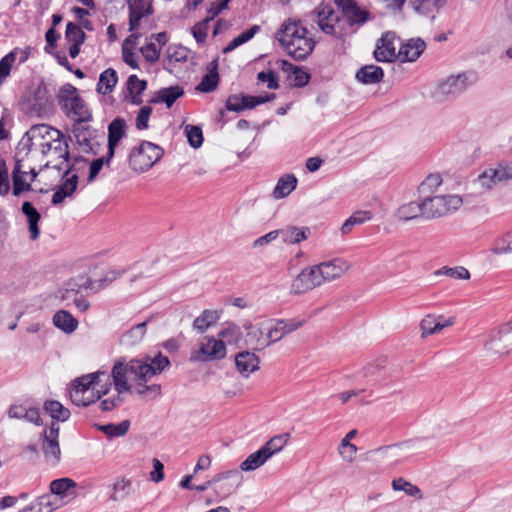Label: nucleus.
I'll return each instance as SVG.
<instances>
[{
    "instance_id": "obj_15",
    "label": "nucleus",
    "mask_w": 512,
    "mask_h": 512,
    "mask_svg": "<svg viewBox=\"0 0 512 512\" xmlns=\"http://www.w3.org/2000/svg\"><path fill=\"white\" fill-rule=\"evenodd\" d=\"M243 328L246 333L243 336V345L247 348H250L251 352L262 351L269 347L267 337H264L265 334V326L261 325H253L251 322H245L243 324Z\"/></svg>"
},
{
    "instance_id": "obj_21",
    "label": "nucleus",
    "mask_w": 512,
    "mask_h": 512,
    "mask_svg": "<svg viewBox=\"0 0 512 512\" xmlns=\"http://www.w3.org/2000/svg\"><path fill=\"white\" fill-rule=\"evenodd\" d=\"M455 323V317L451 316L445 319L444 316L426 315L420 322L421 336L437 334L444 328L452 326Z\"/></svg>"
},
{
    "instance_id": "obj_27",
    "label": "nucleus",
    "mask_w": 512,
    "mask_h": 512,
    "mask_svg": "<svg viewBox=\"0 0 512 512\" xmlns=\"http://www.w3.org/2000/svg\"><path fill=\"white\" fill-rule=\"evenodd\" d=\"M50 491L63 500L64 498L73 499L76 497V483L69 478H60L50 483Z\"/></svg>"
},
{
    "instance_id": "obj_39",
    "label": "nucleus",
    "mask_w": 512,
    "mask_h": 512,
    "mask_svg": "<svg viewBox=\"0 0 512 512\" xmlns=\"http://www.w3.org/2000/svg\"><path fill=\"white\" fill-rule=\"evenodd\" d=\"M78 176L73 174L67 178L60 188L52 196V204L57 205L64 201L66 197H70L77 189Z\"/></svg>"
},
{
    "instance_id": "obj_22",
    "label": "nucleus",
    "mask_w": 512,
    "mask_h": 512,
    "mask_svg": "<svg viewBox=\"0 0 512 512\" xmlns=\"http://www.w3.org/2000/svg\"><path fill=\"white\" fill-rule=\"evenodd\" d=\"M319 265L323 271L324 283L339 279L350 269V264L342 258L321 262Z\"/></svg>"
},
{
    "instance_id": "obj_1",
    "label": "nucleus",
    "mask_w": 512,
    "mask_h": 512,
    "mask_svg": "<svg viewBox=\"0 0 512 512\" xmlns=\"http://www.w3.org/2000/svg\"><path fill=\"white\" fill-rule=\"evenodd\" d=\"M18 150L28 154L31 151H38L42 156H53L44 167H52L59 171L65 169L64 176L75 169L78 163H86L82 157L76 158L70 165L69 146L63 134L56 128L47 124H36L23 135L18 143Z\"/></svg>"
},
{
    "instance_id": "obj_2",
    "label": "nucleus",
    "mask_w": 512,
    "mask_h": 512,
    "mask_svg": "<svg viewBox=\"0 0 512 512\" xmlns=\"http://www.w3.org/2000/svg\"><path fill=\"white\" fill-rule=\"evenodd\" d=\"M170 365L167 356L159 353L155 357H146L144 360L133 359L128 364L118 362L114 365L110 377L118 394L130 391L128 380L135 381L134 392L139 396L156 398L161 395L159 384L146 385L153 376L160 374Z\"/></svg>"
},
{
    "instance_id": "obj_49",
    "label": "nucleus",
    "mask_w": 512,
    "mask_h": 512,
    "mask_svg": "<svg viewBox=\"0 0 512 512\" xmlns=\"http://www.w3.org/2000/svg\"><path fill=\"white\" fill-rule=\"evenodd\" d=\"M289 434H280L272 437L261 448L267 454L269 459L276 453L280 452L287 444Z\"/></svg>"
},
{
    "instance_id": "obj_54",
    "label": "nucleus",
    "mask_w": 512,
    "mask_h": 512,
    "mask_svg": "<svg viewBox=\"0 0 512 512\" xmlns=\"http://www.w3.org/2000/svg\"><path fill=\"white\" fill-rule=\"evenodd\" d=\"M133 38L134 39L137 38V35H135V34L130 35L125 40V42L123 43V46H122V57H123V61L127 65H129L131 68L139 69V63H138L137 55L131 49H129L127 47L128 43H130Z\"/></svg>"
},
{
    "instance_id": "obj_5",
    "label": "nucleus",
    "mask_w": 512,
    "mask_h": 512,
    "mask_svg": "<svg viewBox=\"0 0 512 512\" xmlns=\"http://www.w3.org/2000/svg\"><path fill=\"white\" fill-rule=\"evenodd\" d=\"M22 110L30 117L45 118L53 113L54 105L48 87L41 82L31 95L21 102Z\"/></svg>"
},
{
    "instance_id": "obj_44",
    "label": "nucleus",
    "mask_w": 512,
    "mask_h": 512,
    "mask_svg": "<svg viewBox=\"0 0 512 512\" xmlns=\"http://www.w3.org/2000/svg\"><path fill=\"white\" fill-rule=\"evenodd\" d=\"M408 446L391 445L383 448H379L376 452L384 459L398 462L407 456Z\"/></svg>"
},
{
    "instance_id": "obj_59",
    "label": "nucleus",
    "mask_w": 512,
    "mask_h": 512,
    "mask_svg": "<svg viewBox=\"0 0 512 512\" xmlns=\"http://www.w3.org/2000/svg\"><path fill=\"white\" fill-rule=\"evenodd\" d=\"M283 65H289V67L291 68L295 86L303 87L308 84L310 80V75L307 72H305L304 70L297 66H293L287 61H284Z\"/></svg>"
},
{
    "instance_id": "obj_11",
    "label": "nucleus",
    "mask_w": 512,
    "mask_h": 512,
    "mask_svg": "<svg viewBox=\"0 0 512 512\" xmlns=\"http://www.w3.org/2000/svg\"><path fill=\"white\" fill-rule=\"evenodd\" d=\"M323 271L320 265H313L303 269L291 284L292 294L299 295L324 284Z\"/></svg>"
},
{
    "instance_id": "obj_6",
    "label": "nucleus",
    "mask_w": 512,
    "mask_h": 512,
    "mask_svg": "<svg viewBox=\"0 0 512 512\" xmlns=\"http://www.w3.org/2000/svg\"><path fill=\"white\" fill-rule=\"evenodd\" d=\"M310 20L325 34L342 38L345 29L340 24L341 17L333 7L326 3L319 4L309 15Z\"/></svg>"
},
{
    "instance_id": "obj_13",
    "label": "nucleus",
    "mask_w": 512,
    "mask_h": 512,
    "mask_svg": "<svg viewBox=\"0 0 512 512\" xmlns=\"http://www.w3.org/2000/svg\"><path fill=\"white\" fill-rule=\"evenodd\" d=\"M226 356V347L222 340L215 338H206L199 344L198 349H194L190 355L192 362H206L210 360L223 359Z\"/></svg>"
},
{
    "instance_id": "obj_26",
    "label": "nucleus",
    "mask_w": 512,
    "mask_h": 512,
    "mask_svg": "<svg viewBox=\"0 0 512 512\" xmlns=\"http://www.w3.org/2000/svg\"><path fill=\"white\" fill-rule=\"evenodd\" d=\"M8 416L13 419H24L35 425L41 424L40 411L35 407L14 404L8 410Z\"/></svg>"
},
{
    "instance_id": "obj_53",
    "label": "nucleus",
    "mask_w": 512,
    "mask_h": 512,
    "mask_svg": "<svg viewBox=\"0 0 512 512\" xmlns=\"http://www.w3.org/2000/svg\"><path fill=\"white\" fill-rule=\"evenodd\" d=\"M412 6L417 14L430 18L431 20L435 19L437 12L432 6V0H414Z\"/></svg>"
},
{
    "instance_id": "obj_17",
    "label": "nucleus",
    "mask_w": 512,
    "mask_h": 512,
    "mask_svg": "<svg viewBox=\"0 0 512 512\" xmlns=\"http://www.w3.org/2000/svg\"><path fill=\"white\" fill-rule=\"evenodd\" d=\"M396 35L394 32H386L377 42L374 57L379 62H393L398 59L395 46Z\"/></svg>"
},
{
    "instance_id": "obj_47",
    "label": "nucleus",
    "mask_w": 512,
    "mask_h": 512,
    "mask_svg": "<svg viewBox=\"0 0 512 512\" xmlns=\"http://www.w3.org/2000/svg\"><path fill=\"white\" fill-rule=\"evenodd\" d=\"M132 490V483L130 480L125 478L117 479L112 486V494L110 499L115 502H119L128 497Z\"/></svg>"
},
{
    "instance_id": "obj_8",
    "label": "nucleus",
    "mask_w": 512,
    "mask_h": 512,
    "mask_svg": "<svg viewBox=\"0 0 512 512\" xmlns=\"http://www.w3.org/2000/svg\"><path fill=\"white\" fill-rule=\"evenodd\" d=\"M462 205L458 195L427 196L422 200L424 218L435 219L456 211Z\"/></svg>"
},
{
    "instance_id": "obj_45",
    "label": "nucleus",
    "mask_w": 512,
    "mask_h": 512,
    "mask_svg": "<svg viewBox=\"0 0 512 512\" xmlns=\"http://www.w3.org/2000/svg\"><path fill=\"white\" fill-rule=\"evenodd\" d=\"M45 411L51 416L52 419L65 422L70 417V411L64 407L60 402L50 400L44 404Z\"/></svg>"
},
{
    "instance_id": "obj_28",
    "label": "nucleus",
    "mask_w": 512,
    "mask_h": 512,
    "mask_svg": "<svg viewBox=\"0 0 512 512\" xmlns=\"http://www.w3.org/2000/svg\"><path fill=\"white\" fill-rule=\"evenodd\" d=\"M21 210L27 218L30 239L36 240L40 235L38 223L41 219V215L38 212V210L32 205V203L28 201H25L22 204Z\"/></svg>"
},
{
    "instance_id": "obj_37",
    "label": "nucleus",
    "mask_w": 512,
    "mask_h": 512,
    "mask_svg": "<svg viewBox=\"0 0 512 512\" xmlns=\"http://www.w3.org/2000/svg\"><path fill=\"white\" fill-rule=\"evenodd\" d=\"M65 114L67 117L74 119L78 124L92 120V113L82 97L76 100L74 105Z\"/></svg>"
},
{
    "instance_id": "obj_40",
    "label": "nucleus",
    "mask_w": 512,
    "mask_h": 512,
    "mask_svg": "<svg viewBox=\"0 0 512 512\" xmlns=\"http://www.w3.org/2000/svg\"><path fill=\"white\" fill-rule=\"evenodd\" d=\"M268 460H269V457L264 452V450L262 448H260L256 452L250 454L240 464V470L243 472L254 471V470L260 468L261 466H263Z\"/></svg>"
},
{
    "instance_id": "obj_42",
    "label": "nucleus",
    "mask_w": 512,
    "mask_h": 512,
    "mask_svg": "<svg viewBox=\"0 0 512 512\" xmlns=\"http://www.w3.org/2000/svg\"><path fill=\"white\" fill-rule=\"evenodd\" d=\"M218 61L217 59L211 62V70L208 74H206L199 85L197 86V90L201 92H211L216 89L219 82V75L217 73Z\"/></svg>"
},
{
    "instance_id": "obj_46",
    "label": "nucleus",
    "mask_w": 512,
    "mask_h": 512,
    "mask_svg": "<svg viewBox=\"0 0 512 512\" xmlns=\"http://www.w3.org/2000/svg\"><path fill=\"white\" fill-rule=\"evenodd\" d=\"M71 401L77 406H89L99 399V394L95 390H71Z\"/></svg>"
},
{
    "instance_id": "obj_7",
    "label": "nucleus",
    "mask_w": 512,
    "mask_h": 512,
    "mask_svg": "<svg viewBox=\"0 0 512 512\" xmlns=\"http://www.w3.org/2000/svg\"><path fill=\"white\" fill-rule=\"evenodd\" d=\"M164 150L149 141H142L129 154V165L131 169L142 173L153 167L163 156Z\"/></svg>"
},
{
    "instance_id": "obj_32",
    "label": "nucleus",
    "mask_w": 512,
    "mask_h": 512,
    "mask_svg": "<svg viewBox=\"0 0 512 512\" xmlns=\"http://www.w3.org/2000/svg\"><path fill=\"white\" fill-rule=\"evenodd\" d=\"M383 77V69L376 65H365L356 73V79L366 85L379 83Z\"/></svg>"
},
{
    "instance_id": "obj_23",
    "label": "nucleus",
    "mask_w": 512,
    "mask_h": 512,
    "mask_svg": "<svg viewBox=\"0 0 512 512\" xmlns=\"http://www.w3.org/2000/svg\"><path fill=\"white\" fill-rule=\"evenodd\" d=\"M259 363V357L249 350L241 351L235 355L236 369L246 378L249 377L251 373L259 370Z\"/></svg>"
},
{
    "instance_id": "obj_63",
    "label": "nucleus",
    "mask_w": 512,
    "mask_h": 512,
    "mask_svg": "<svg viewBox=\"0 0 512 512\" xmlns=\"http://www.w3.org/2000/svg\"><path fill=\"white\" fill-rule=\"evenodd\" d=\"M502 246H494L491 251L495 255L512 253V231L505 233L501 239Z\"/></svg>"
},
{
    "instance_id": "obj_10",
    "label": "nucleus",
    "mask_w": 512,
    "mask_h": 512,
    "mask_svg": "<svg viewBox=\"0 0 512 512\" xmlns=\"http://www.w3.org/2000/svg\"><path fill=\"white\" fill-rule=\"evenodd\" d=\"M243 476L237 469L220 472L212 477L213 490L218 500L232 495L240 487Z\"/></svg>"
},
{
    "instance_id": "obj_51",
    "label": "nucleus",
    "mask_w": 512,
    "mask_h": 512,
    "mask_svg": "<svg viewBox=\"0 0 512 512\" xmlns=\"http://www.w3.org/2000/svg\"><path fill=\"white\" fill-rule=\"evenodd\" d=\"M392 487L396 491H404L407 495L421 499L422 493L421 490L413 485L412 483L404 480L403 478H398L393 480Z\"/></svg>"
},
{
    "instance_id": "obj_31",
    "label": "nucleus",
    "mask_w": 512,
    "mask_h": 512,
    "mask_svg": "<svg viewBox=\"0 0 512 512\" xmlns=\"http://www.w3.org/2000/svg\"><path fill=\"white\" fill-rule=\"evenodd\" d=\"M80 94L76 87L72 84L63 85L58 92L57 99L58 104L61 107L62 111L65 113L69 110L70 107L74 105L76 100L80 98Z\"/></svg>"
},
{
    "instance_id": "obj_60",
    "label": "nucleus",
    "mask_w": 512,
    "mask_h": 512,
    "mask_svg": "<svg viewBox=\"0 0 512 512\" xmlns=\"http://www.w3.org/2000/svg\"><path fill=\"white\" fill-rule=\"evenodd\" d=\"M147 88V82L139 79L136 75H130L127 80L129 94H142Z\"/></svg>"
},
{
    "instance_id": "obj_62",
    "label": "nucleus",
    "mask_w": 512,
    "mask_h": 512,
    "mask_svg": "<svg viewBox=\"0 0 512 512\" xmlns=\"http://www.w3.org/2000/svg\"><path fill=\"white\" fill-rule=\"evenodd\" d=\"M219 336L225 339L228 343H238L242 336V332L240 330V327L236 325H230L226 329L222 330L219 333Z\"/></svg>"
},
{
    "instance_id": "obj_18",
    "label": "nucleus",
    "mask_w": 512,
    "mask_h": 512,
    "mask_svg": "<svg viewBox=\"0 0 512 512\" xmlns=\"http://www.w3.org/2000/svg\"><path fill=\"white\" fill-rule=\"evenodd\" d=\"M335 4L341 9L350 26L362 25L369 18V13L359 7L354 0H335Z\"/></svg>"
},
{
    "instance_id": "obj_35",
    "label": "nucleus",
    "mask_w": 512,
    "mask_h": 512,
    "mask_svg": "<svg viewBox=\"0 0 512 512\" xmlns=\"http://www.w3.org/2000/svg\"><path fill=\"white\" fill-rule=\"evenodd\" d=\"M53 324L67 334L73 333L78 327V321L66 310H59L53 316Z\"/></svg>"
},
{
    "instance_id": "obj_50",
    "label": "nucleus",
    "mask_w": 512,
    "mask_h": 512,
    "mask_svg": "<svg viewBox=\"0 0 512 512\" xmlns=\"http://www.w3.org/2000/svg\"><path fill=\"white\" fill-rule=\"evenodd\" d=\"M265 331L269 346L279 342L281 339L287 336L279 319L271 320L270 325L265 327Z\"/></svg>"
},
{
    "instance_id": "obj_20",
    "label": "nucleus",
    "mask_w": 512,
    "mask_h": 512,
    "mask_svg": "<svg viewBox=\"0 0 512 512\" xmlns=\"http://www.w3.org/2000/svg\"><path fill=\"white\" fill-rule=\"evenodd\" d=\"M126 122L122 118L114 119L108 126V151L106 163L109 164L115 154V149L122 138L126 136Z\"/></svg>"
},
{
    "instance_id": "obj_24",
    "label": "nucleus",
    "mask_w": 512,
    "mask_h": 512,
    "mask_svg": "<svg viewBox=\"0 0 512 512\" xmlns=\"http://www.w3.org/2000/svg\"><path fill=\"white\" fill-rule=\"evenodd\" d=\"M425 47L426 44L421 38L410 39L399 48L398 59L402 62L416 61L423 53Z\"/></svg>"
},
{
    "instance_id": "obj_14",
    "label": "nucleus",
    "mask_w": 512,
    "mask_h": 512,
    "mask_svg": "<svg viewBox=\"0 0 512 512\" xmlns=\"http://www.w3.org/2000/svg\"><path fill=\"white\" fill-rule=\"evenodd\" d=\"M59 426L52 423L42 435V451L48 461L57 464L60 461L61 450L59 446Z\"/></svg>"
},
{
    "instance_id": "obj_43",
    "label": "nucleus",
    "mask_w": 512,
    "mask_h": 512,
    "mask_svg": "<svg viewBox=\"0 0 512 512\" xmlns=\"http://www.w3.org/2000/svg\"><path fill=\"white\" fill-rule=\"evenodd\" d=\"M148 321H144L132 327L121 337V342L125 345L133 346L138 344L144 338L147 331Z\"/></svg>"
},
{
    "instance_id": "obj_4",
    "label": "nucleus",
    "mask_w": 512,
    "mask_h": 512,
    "mask_svg": "<svg viewBox=\"0 0 512 512\" xmlns=\"http://www.w3.org/2000/svg\"><path fill=\"white\" fill-rule=\"evenodd\" d=\"M277 39L287 53L297 61L306 59L315 46L314 40L308 36V31L301 22L291 19L281 25Z\"/></svg>"
},
{
    "instance_id": "obj_16",
    "label": "nucleus",
    "mask_w": 512,
    "mask_h": 512,
    "mask_svg": "<svg viewBox=\"0 0 512 512\" xmlns=\"http://www.w3.org/2000/svg\"><path fill=\"white\" fill-rule=\"evenodd\" d=\"M273 99H275L274 93L264 96L231 95L226 101V108L229 111L240 112L244 109H252Z\"/></svg>"
},
{
    "instance_id": "obj_34",
    "label": "nucleus",
    "mask_w": 512,
    "mask_h": 512,
    "mask_svg": "<svg viewBox=\"0 0 512 512\" xmlns=\"http://www.w3.org/2000/svg\"><path fill=\"white\" fill-rule=\"evenodd\" d=\"M395 217L401 221H409L417 217H424L421 202H409L401 205L395 212Z\"/></svg>"
},
{
    "instance_id": "obj_29",
    "label": "nucleus",
    "mask_w": 512,
    "mask_h": 512,
    "mask_svg": "<svg viewBox=\"0 0 512 512\" xmlns=\"http://www.w3.org/2000/svg\"><path fill=\"white\" fill-rule=\"evenodd\" d=\"M102 377L107 381L109 379V373L105 371H98L83 375L75 380L72 390H95L97 386H100Z\"/></svg>"
},
{
    "instance_id": "obj_9",
    "label": "nucleus",
    "mask_w": 512,
    "mask_h": 512,
    "mask_svg": "<svg viewBox=\"0 0 512 512\" xmlns=\"http://www.w3.org/2000/svg\"><path fill=\"white\" fill-rule=\"evenodd\" d=\"M484 349L500 357L512 353V322L491 331L484 343Z\"/></svg>"
},
{
    "instance_id": "obj_25",
    "label": "nucleus",
    "mask_w": 512,
    "mask_h": 512,
    "mask_svg": "<svg viewBox=\"0 0 512 512\" xmlns=\"http://www.w3.org/2000/svg\"><path fill=\"white\" fill-rule=\"evenodd\" d=\"M503 181V174L499 165H497L494 168H487L481 174H479L477 179L474 181V185H476L482 191H489L498 183Z\"/></svg>"
},
{
    "instance_id": "obj_19",
    "label": "nucleus",
    "mask_w": 512,
    "mask_h": 512,
    "mask_svg": "<svg viewBox=\"0 0 512 512\" xmlns=\"http://www.w3.org/2000/svg\"><path fill=\"white\" fill-rule=\"evenodd\" d=\"M129 8V31H135L145 17L153 13L152 0H127Z\"/></svg>"
},
{
    "instance_id": "obj_48",
    "label": "nucleus",
    "mask_w": 512,
    "mask_h": 512,
    "mask_svg": "<svg viewBox=\"0 0 512 512\" xmlns=\"http://www.w3.org/2000/svg\"><path fill=\"white\" fill-rule=\"evenodd\" d=\"M129 428H130L129 420H123L122 422L117 423V424L109 423L106 425L98 426V429L100 431H102L109 438L122 437V436L126 435V433L129 431Z\"/></svg>"
},
{
    "instance_id": "obj_56",
    "label": "nucleus",
    "mask_w": 512,
    "mask_h": 512,
    "mask_svg": "<svg viewBox=\"0 0 512 512\" xmlns=\"http://www.w3.org/2000/svg\"><path fill=\"white\" fill-rule=\"evenodd\" d=\"M65 37L71 43L83 44L86 35L78 25L73 22H68L66 25Z\"/></svg>"
},
{
    "instance_id": "obj_12",
    "label": "nucleus",
    "mask_w": 512,
    "mask_h": 512,
    "mask_svg": "<svg viewBox=\"0 0 512 512\" xmlns=\"http://www.w3.org/2000/svg\"><path fill=\"white\" fill-rule=\"evenodd\" d=\"M478 81V75L473 71H466L457 75H450L438 84L437 90L441 95H458Z\"/></svg>"
},
{
    "instance_id": "obj_38",
    "label": "nucleus",
    "mask_w": 512,
    "mask_h": 512,
    "mask_svg": "<svg viewBox=\"0 0 512 512\" xmlns=\"http://www.w3.org/2000/svg\"><path fill=\"white\" fill-rule=\"evenodd\" d=\"M118 82V76L114 69L108 68L104 70L100 76L97 84V92L106 95L113 91Z\"/></svg>"
},
{
    "instance_id": "obj_55",
    "label": "nucleus",
    "mask_w": 512,
    "mask_h": 512,
    "mask_svg": "<svg viewBox=\"0 0 512 512\" xmlns=\"http://www.w3.org/2000/svg\"><path fill=\"white\" fill-rule=\"evenodd\" d=\"M185 134L188 140V143L193 148H199L203 143V133L202 129L198 126L187 125L185 127Z\"/></svg>"
},
{
    "instance_id": "obj_57",
    "label": "nucleus",
    "mask_w": 512,
    "mask_h": 512,
    "mask_svg": "<svg viewBox=\"0 0 512 512\" xmlns=\"http://www.w3.org/2000/svg\"><path fill=\"white\" fill-rule=\"evenodd\" d=\"M436 274L437 275H446L453 279L467 280L470 278L469 271L462 266L453 267V268L444 267V268L436 271Z\"/></svg>"
},
{
    "instance_id": "obj_33",
    "label": "nucleus",
    "mask_w": 512,
    "mask_h": 512,
    "mask_svg": "<svg viewBox=\"0 0 512 512\" xmlns=\"http://www.w3.org/2000/svg\"><path fill=\"white\" fill-rule=\"evenodd\" d=\"M278 232L284 243L297 244L307 239L310 230L307 227L298 228L296 226H287L279 229Z\"/></svg>"
},
{
    "instance_id": "obj_61",
    "label": "nucleus",
    "mask_w": 512,
    "mask_h": 512,
    "mask_svg": "<svg viewBox=\"0 0 512 512\" xmlns=\"http://www.w3.org/2000/svg\"><path fill=\"white\" fill-rule=\"evenodd\" d=\"M356 452L357 447L354 444L348 441H341L339 445V453L344 461L348 463L353 462Z\"/></svg>"
},
{
    "instance_id": "obj_30",
    "label": "nucleus",
    "mask_w": 512,
    "mask_h": 512,
    "mask_svg": "<svg viewBox=\"0 0 512 512\" xmlns=\"http://www.w3.org/2000/svg\"><path fill=\"white\" fill-rule=\"evenodd\" d=\"M183 94L184 90L178 85L161 88L156 92L150 103H165L167 108H170Z\"/></svg>"
},
{
    "instance_id": "obj_64",
    "label": "nucleus",
    "mask_w": 512,
    "mask_h": 512,
    "mask_svg": "<svg viewBox=\"0 0 512 512\" xmlns=\"http://www.w3.org/2000/svg\"><path fill=\"white\" fill-rule=\"evenodd\" d=\"M160 48H157L154 43H148L140 49L141 54L146 61L153 63L160 57Z\"/></svg>"
},
{
    "instance_id": "obj_58",
    "label": "nucleus",
    "mask_w": 512,
    "mask_h": 512,
    "mask_svg": "<svg viewBox=\"0 0 512 512\" xmlns=\"http://www.w3.org/2000/svg\"><path fill=\"white\" fill-rule=\"evenodd\" d=\"M15 58L16 54L12 51L0 60V85L9 76Z\"/></svg>"
},
{
    "instance_id": "obj_36",
    "label": "nucleus",
    "mask_w": 512,
    "mask_h": 512,
    "mask_svg": "<svg viewBox=\"0 0 512 512\" xmlns=\"http://www.w3.org/2000/svg\"><path fill=\"white\" fill-rule=\"evenodd\" d=\"M297 185V179L293 174H286L282 176L272 191L274 199H282L288 196Z\"/></svg>"
},
{
    "instance_id": "obj_52",
    "label": "nucleus",
    "mask_w": 512,
    "mask_h": 512,
    "mask_svg": "<svg viewBox=\"0 0 512 512\" xmlns=\"http://www.w3.org/2000/svg\"><path fill=\"white\" fill-rule=\"evenodd\" d=\"M34 503L37 512H52L64 504V502H59L56 499H53L52 495H43Z\"/></svg>"
},
{
    "instance_id": "obj_41",
    "label": "nucleus",
    "mask_w": 512,
    "mask_h": 512,
    "mask_svg": "<svg viewBox=\"0 0 512 512\" xmlns=\"http://www.w3.org/2000/svg\"><path fill=\"white\" fill-rule=\"evenodd\" d=\"M220 312L217 310L206 309L193 322V328L200 333L205 332L210 326L218 321Z\"/></svg>"
},
{
    "instance_id": "obj_3",
    "label": "nucleus",
    "mask_w": 512,
    "mask_h": 512,
    "mask_svg": "<svg viewBox=\"0 0 512 512\" xmlns=\"http://www.w3.org/2000/svg\"><path fill=\"white\" fill-rule=\"evenodd\" d=\"M118 274L114 271L108 273L104 278L99 280H92L88 277H78L65 283V285L59 290V299L64 303L65 306L69 307L74 305L80 312H85L89 307L90 303L85 298V291L98 292L104 288L107 283L114 281Z\"/></svg>"
}]
</instances>
